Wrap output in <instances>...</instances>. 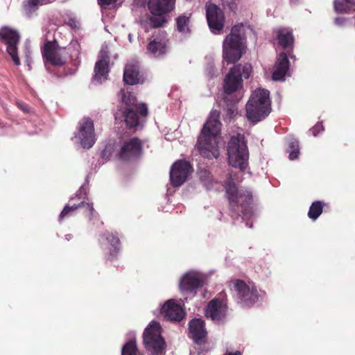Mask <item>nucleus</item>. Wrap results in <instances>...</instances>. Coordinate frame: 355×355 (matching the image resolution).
I'll return each mask as SVG.
<instances>
[{
    "instance_id": "nucleus-1",
    "label": "nucleus",
    "mask_w": 355,
    "mask_h": 355,
    "mask_svg": "<svg viewBox=\"0 0 355 355\" xmlns=\"http://www.w3.org/2000/svg\"><path fill=\"white\" fill-rule=\"evenodd\" d=\"M225 188L230 216L234 219L239 217L243 220L251 218L253 216L252 193L248 190H239L230 174L225 182Z\"/></svg>"
},
{
    "instance_id": "nucleus-2",
    "label": "nucleus",
    "mask_w": 355,
    "mask_h": 355,
    "mask_svg": "<svg viewBox=\"0 0 355 355\" xmlns=\"http://www.w3.org/2000/svg\"><path fill=\"white\" fill-rule=\"evenodd\" d=\"M219 119L220 112L211 110L198 138L196 148L200 154L207 159L217 158L220 154L216 139L220 130Z\"/></svg>"
},
{
    "instance_id": "nucleus-3",
    "label": "nucleus",
    "mask_w": 355,
    "mask_h": 355,
    "mask_svg": "<svg viewBox=\"0 0 355 355\" xmlns=\"http://www.w3.org/2000/svg\"><path fill=\"white\" fill-rule=\"evenodd\" d=\"M246 51V35L243 24L234 25L223 43V58L227 64L238 62Z\"/></svg>"
},
{
    "instance_id": "nucleus-4",
    "label": "nucleus",
    "mask_w": 355,
    "mask_h": 355,
    "mask_svg": "<svg viewBox=\"0 0 355 355\" xmlns=\"http://www.w3.org/2000/svg\"><path fill=\"white\" fill-rule=\"evenodd\" d=\"M228 161L231 166L244 171L249 157L248 147L243 136L238 134L232 136L227 145Z\"/></svg>"
},
{
    "instance_id": "nucleus-5",
    "label": "nucleus",
    "mask_w": 355,
    "mask_h": 355,
    "mask_svg": "<svg viewBox=\"0 0 355 355\" xmlns=\"http://www.w3.org/2000/svg\"><path fill=\"white\" fill-rule=\"evenodd\" d=\"M143 343L145 349L151 355H164L166 342L161 335L159 322L152 321L143 333Z\"/></svg>"
},
{
    "instance_id": "nucleus-6",
    "label": "nucleus",
    "mask_w": 355,
    "mask_h": 355,
    "mask_svg": "<svg viewBox=\"0 0 355 355\" xmlns=\"http://www.w3.org/2000/svg\"><path fill=\"white\" fill-rule=\"evenodd\" d=\"M146 45V53L153 58H163L168 51V38L164 31H155L148 39Z\"/></svg>"
},
{
    "instance_id": "nucleus-7",
    "label": "nucleus",
    "mask_w": 355,
    "mask_h": 355,
    "mask_svg": "<svg viewBox=\"0 0 355 355\" xmlns=\"http://www.w3.org/2000/svg\"><path fill=\"white\" fill-rule=\"evenodd\" d=\"M143 152V142L138 137H134L122 141L117 153L119 159L131 162L140 157Z\"/></svg>"
},
{
    "instance_id": "nucleus-8",
    "label": "nucleus",
    "mask_w": 355,
    "mask_h": 355,
    "mask_svg": "<svg viewBox=\"0 0 355 355\" xmlns=\"http://www.w3.org/2000/svg\"><path fill=\"white\" fill-rule=\"evenodd\" d=\"M225 295L223 292H220L209 302L205 309L206 318L217 324L223 322L227 316V305Z\"/></svg>"
},
{
    "instance_id": "nucleus-9",
    "label": "nucleus",
    "mask_w": 355,
    "mask_h": 355,
    "mask_svg": "<svg viewBox=\"0 0 355 355\" xmlns=\"http://www.w3.org/2000/svg\"><path fill=\"white\" fill-rule=\"evenodd\" d=\"M19 39L20 37L17 31L6 26L0 29V42L6 45V51L16 66L21 64L17 54Z\"/></svg>"
},
{
    "instance_id": "nucleus-10",
    "label": "nucleus",
    "mask_w": 355,
    "mask_h": 355,
    "mask_svg": "<svg viewBox=\"0 0 355 355\" xmlns=\"http://www.w3.org/2000/svg\"><path fill=\"white\" fill-rule=\"evenodd\" d=\"M62 49L56 40L46 41L41 50L44 62L56 67L64 65L66 60L61 55Z\"/></svg>"
},
{
    "instance_id": "nucleus-11",
    "label": "nucleus",
    "mask_w": 355,
    "mask_h": 355,
    "mask_svg": "<svg viewBox=\"0 0 355 355\" xmlns=\"http://www.w3.org/2000/svg\"><path fill=\"white\" fill-rule=\"evenodd\" d=\"M148 114V107L144 103L132 107H125L122 112L125 125L129 128H136L139 125V120L141 121Z\"/></svg>"
},
{
    "instance_id": "nucleus-12",
    "label": "nucleus",
    "mask_w": 355,
    "mask_h": 355,
    "mask_svg": "<svg viewBox=\"0 0 355 355\" xmlns=\"http://www.w3.org/2000/svg\"><path fill=\"white\" fill-rule=\"evenodd\" d=\"M233 290L236 292L240 302L245 306H252L259 300L257 290L255 288L250 289L242 280L236 279L233 282Z\"/></svg>"
},
{
    "instance_id": "nucleus-13",
    "label": "nucleus",
    "mask_w": 355,
    "mask_h": 355,
    "mask_svg": "<svg viewBox=\"0 0 355 355\" xmlns=\"http://www.w3.org/2000/svg\"><path fill=\"white\" fill-rule=\"evenodd\" d=\"M192 171L190 163L185 160H178L171 166L170 178L173 187L181 186Z\"/></svg>"
},
{
    "instance_id": "nucleus-14",
    "label": "nucleus",
    "mask_w": 355,
    "mask_h": 355,
    "mask_svg": "<svg viewBox=\"0 0 355 355\" xmlns=\"http://www.w3.org/2000/svg\"><path fill=\"white\" fill-rule=\"evenodd\" d=\"M144 73L138 61L130 60L124 67L123 80L125 85H135L145 82Z\"/></svg>"
},
{
    "instance_id": "nucleus-15",
    "label": "nucleus",
    "mask_w": 355,
    "mask_h": 355,
    "mask_svg": "<svg viewBox=\"0 0 355 355\" xmlns=\"http://www.w3.org/2000/svg\"><path fill=\"white\" fill-rule=\"evenodd\" d=\"M78 137L84 148H92L96 141L93 121L89 117L83 118L78 123Z\"/></svg>"
},
{
    "instance_id": "nucleus-16",
    "label": "nucleus",
    "mask_w": 355,
    "mask_h": 355,
    "mask_svg": "<svg viewBox=\"0 0 355 355\" xmlns=\"http://www.w3.org/2000/svg\"><path fill=\"white\" fill-rule=\"evenodd\" d=\"M206 17L209 27L213 33H216L223 29L225 16L218 6L214 3L207 5Z\"/></svg>"
},
{
    "instance_id": "nucleus-17",
    "label": "nucleus",
    "mask_w": 355,
    "mask_h": 355,
    "mask_svg": "<svg viewBox=\"0 0 355 355\" xmlns=\"http://www.w3.org/2000/svg\"><path fill=\"white\" fill-rule=\"evenodd\" d=\"M241 64L234 65L226 75L224 80V91L226 94L236 92L241 87Z\"/></svg>"
},
{
    "instance_id": "nucleus-18",
    "label": "nucleus",
    "mask_w": 355,
    "mask_h": 355,
    "mask_svg": "<svg viewBox=\"0 0 355 355\" xmlns=\"http://www.w3.org/2000/svg\"><path fill=\"white\" fill-rule=\"evenodd\" d=\"M189 336L198 345L206 342L207 332L205 329V322L200 318H194L189 324Z\"/></svg>"
},
{
    "instance_id": "nucleus-19",
    "label": "nucleus",
    "mask_w": 355,
    "mask_h": 355,
    "mask_svg": "<svg viewBox=\"0 0 355 355\" xmlns=\"http://www.w3.org/2000/svg\"><path fill=\"white\" fill-rule=\"evenodd\" d=\"M161 313L165 318L171 321L180 322L185 315V312L182 307L173 300H169L164 304Z\"/></svg>"
},
{
    "instance_id": "nucleus-20",
    "label": "nucleus",
    "mask_w": 355,
    "mask_h": 355,
    "mask_svg": "<svg viewBox=\"0 0 355 355\" xmlns=\"http://www.w3.org/2000/svg\"><path fill=\"white\" fill-rule=\"evenodd\" d=\"M176 0H148V8L153 15H165L175 8Z\"/></svg>"
},
{
    "instance_id": "nucleus-21",
    "label": "nucleus",
    "mask_w": 355,
    "mask_h": 355,
    "mask_svg": "<svg viewBox=\"0 0 355 355\" xmlns=\"http://www.w3.org/2000/svg\"><path fill=\"white\" fill-rule=\"evenodd\" d=\"M289 66L290 62L286 53H280L277 58V60L273 68L272 75V79L274 80H284L285 76L288 71Z\"/></svg>"
},
{
    "instance_id": "nucleus-22",
    "label": "nucleus",
    "mask_w": 355,
    "mask_h": 355,
    "mask_svg": "<svg viewBox=\"0 0 355 355\" xmlns=\"http://www.w3.org/2000/svg\"><path fill=\"white\" fill-rule=\"evenodd\" d=\"M276 38L278 44L284 49L293 51L294 47L295 37L293 34V29L288 27H280L276 31Z\"/></svg>"
},
{
    "instance_id": "nucleus-23",
    "label": "nucleus",
    "mask_w": 355,
    "mask_h": 355,
    "mask_svg": "<svg viewBox=\"0 0 355 355\" xmlns=\"http://www.w3.org/2000/svg\"><path fill=\"white\" fill-rule=\"evenodd\" d=\"M204 285L203 278L193 272L186 273L181 279L180 288L182 292H193Z\"/></svg>"
},
{
    "instance_id": "nucleus-24",
    "label": "nucleus",
    "mask_w": 355,
    "mask_h": 355,
    "mask_svg": "<svg viewBox=\"0 0 355 355\" xmlns=\"http://www.w3.org/2000/svg\"><path fill=\"white\" fill-rule=\"evenodd\" d=\"M248 103H250V110L252 112V107H254L256 105H266L268 108H271L270 92L265 89H257L252 92Z\"/></svg>"
},
{
    "instance_id": "nucleus-25",
    "label": "nucleus",
    "mask_w": 355,
    "mask_h": 355,
    "mask_svg": "<svg viewBox=\"0 0 355 355\" xmlns=\"http://www.w3.org/2000/svg\"><path fill=\"white\" fill-rule=\"evenodd\" d=\"M252 112L250 110V103L246 104V116L248 119L252 123H257L265 119L271 111V108L265 106L256 105L252 107Z\"/></svg>"
},
{
    "instance_id": "nucleus-26",
    "label": "nucleus",
    "mask_w": 355,
    "mask_h": 355,
    "mask_svg": "<svg viewBox=\"0 0 355 355\" xmlns=\"http://www.w3.org/2000/svg\"><path fill=\"white\" fill-rule=\"evenodd\" d=\"M103 236L111 245L107 259L112 261L120 251V240L116 234L112 232H105Z\"/></svg>"
},
{
    "instance_id": "nucleus-27",
    "label": "nucleus",
    "mask_w": 355,
    "mask_h": 355,
    "mask_svg": "<svg viewBox=\"0 0 355 355\" xmlns=\"http://www.w3.org/2000/svg\"><path fill=\"white\" fill-rule=\"evenodd\" d=\"M108 64L109 63L104 61H97L94 67V79L98 82H101V78L106 80L108 76Z\"/></svg>"
},
{
    "instance_id": "nucleus-28",
    "label": "nucleus",
    "mask_w": 355,
    "mask_h": 355,
    "mask_svg": "<svg viewBox=\"0 0 355 355\" xmlns=\"http://www.w3.org/2000/svg\"><path fill=\"white\" fill-rule=\"evenodd\" d=\"M49 0H28L23 4V10L25 14L31 17L38 9L39 6L49 3Z\"/></svg>"
},
{
    "instance_id": "nucleus-29",
    "label": "nucleus",
    "mask_w": 355,
    "mask_h": 355,
    "mask_svg": "<svg viewBox=\"0 0 355 355\" xmlns=\"http://www.w3.org/2000/svg\"><path fill=\"white\" fill-rule=\"evenodd\" d=\"M325 203L320 200L313 201L308 211V216L312 220H317L323 211L324 206Z\"/></svg>"
},
{
    "instance_id": "nucleus-30",
    "label": "nucleus",
    "mask_w": 355,
    "mask_h": 355,
    "mask_svg": "<svg viewBox=\"0 0 355 355\" xmlns=\"http://www.w3.org/2000/svg\"><path fill=\"white\" fill-rule=\"evenodd\" d=\"M190 16L182 15L176 19L177 30L182 33H190L189 28Z\"/></svg>"
},
{
    "instance_id": "nucleus-31",
    "label": "nucleus",
    "mask_w": 355,
    "mask_h": 355,
    "mask_svg": "<svg viewBox=\"0 0 355 355\" xmlns=\"http://www.w3.org/2000/svg\"><path fill=\"white\" fill-rule=\"evenodd\" d=\"M121 355H144L137 347L136 340H130L125 343L121 349Z\"/></svg>"
},
{
    "instance_id": "nucleus-32",
    "label": "nucleus",
    "mask_w": 355,
    "mask_h": 355,
    "mask_svg": "<svg viewBox=\"0 0 355 355\" xmlns=\"http://www.w3.org/2000/svg\"><path fill=\"white\" fill-rule=\"evenodd\" d=\"M77 205H80V208L84 209L83 214L89 218V220L98 219V214L94 209L92 203L81 202L80 203L77 204Z\"/></svg>"
},
{
    "instance_id": "nucleus-33",
    "label": "nucleus",
    "mask_w": 355,
    "mask_h": 355,
    "mask_svg": "<svg viewBox=\"0 0 355 355\" xmlns=\"http://www.w3.org/2000/svg\"><path fill=\"white\" fill-rule=\"evenodd\" d=\"M147 24L151 28H157L163 26L166 22L164 15H151L147 16Z\"/></svg>"
},
{
    "instance_id": "nucleus-34",
    "label": "nucleus",
    "mask_w": 355,
    "mask_h": 355,
    "mask_svg": "<svg viewBox=\"0 0 355 355\" xmlns=\"http://www.w3.org/2000/svg\"><path fill=\"white\" fill-rule=\"evenodd\" d=\"M288 152L289 153V159L294 160L299 156V141L295 139H291L288 142Z\"/></svg>"
},
{
    "instance_id": "nucleus-35",
    "label": "nucleus",
    "mask_w": 355,
    "mask_h": 355,
    "mask_svg": "<svg viewBox=\"0 0 355 355\" xmlns=\"http://www.w3.org/2000/svg\"><path fill=\"white\" fill-rule=\"evenodd\" d=\"M78 209H80V205H77V204H74L71 206L67 205L59 215V221L61 222L66 218L73 215V214Z\"/></svg>"
},
{
    "instance_id": "nucleus-36",
    "label": "nucleus",
    "mask_w": 355,
    "mask_h": 355,
    "mask_svg": "<svg viewBox=\"0 0 355 355\" xmlns=\"http://www.w3.org/2000/svg\"><path fill=\"white\" fill-rule=\"evenodd\" d=\"M121 92L122 93V101L125 104V107L139 105V104L136 103V98L135 96L130 93L127 95L123 89H121Z\"/></svg>"
},
{
    "instance_id": "nucleus-37",
    "label": "nucleus",
    "mask_w": 355,
    "mask_h": 355,
    "mask_svg": "<svg viewBox=\"0 0 355 355\" xmlns=\"http://www.w3.org/2000/svg\"><path fill=\"white\" fill-rule=\"evenodd\" d=\"M200 179L205 184H211L213 182L212 175L208 170L202 169L199 171Z\"/></svg>"
},
{
    "instance_id": "nucleus-38",
    "label": "nucleus",
    "mask_w": 355,
    "mask_h": 355,
    "mask_svg": "<svg viewBox=\"0 0 355 355\" xmlns=\"http://www.w3.org/2000/svg\"><path fill=\"white\" fill-rule=\"evenodd\" d=\"M113 152V146L112 144L106 145L103 150L101 152V157L107 161L111 157Z\"/></svg>"
},
{
    "instance_id": "nucleus-39",
    "label": "nucleus",
    "mask_w": 355,
    "mask_h": 355,
    "mask_svg": "<svg viewBox=\"0 0 355 355\" xmlns=\"http://www.w3.org/2000/svg\"><path fill=\"white\" fill-rule=\"evenodd\" d=\"M323 130L324 127L322 123L321 122H318L313 128H311L309 130V131L314 137L317 136L320 132H322Z\"/></svg>"
},
{
    "instance_id": "nucleus-40",
    "label": "nucleus",
    "mask_w": 355,
    "mask_h": 355,
    "mask_svg": "<svg viewBox=\"0 0 355 355\" xmlns=\"http://www.w3.org/2000/svg\"><path fill=\"white\" fill-rule=\"evenodd\" d=\"M252 71V67L249 64H241V77L248 78Z\"/></svg>"
},
{
    "instance_id": "nucleus-41",
    "label": "nucleus",
    "mask_w": 355,
    "mask_h": 355,
    "mask_svg": "<svg viewBox=\"0 0 355 355\" xmlns=\"http://www.w3.org/2000/svg\"><path fill=\"white\" fill-rule=\"evenodd\" d=\"M99 57L100 59L98 61H104L105 62L109 63L110 57L107 51H101Z\"/></svg>"
},
{
    "instance_id": "nucleus-42",
    "label": "nucleus",
    "mask_w": 355,
    "mask_h": 355,
    "mask_svg": "<svg viewBox=\"0 0 355 355\" xmlns=\"http://www.w3.org/2000/svg\"><path fill=\"white\" fill-rule=\"evenodd\" d=\"M117 0H98V3L101 6H108L116 2Z\"/></svg>"
},
{
    "instance_id": "nucleus-43",
    "label": "nucleus",
    "mask_w": 355,
    "mask_h": 355,
    "mask_svg": "<svg viewBox=\"0 0 355 355\" xmlns=\"http://www.w3.org/2000/svg\"><path fill=\"white\" fill-rule=\"evenodd\" d=\"M227 355H241V352H239V351H236V352L234 353H232V352H230L227 354Z\"/></svg>"
},
{
    "instance_id": "nucleus-44",
    "label": "nucleus",
    "mask_w": 355,
    "mask_h": 355,
    "mask_svg": "<svg viewBox=\"0 0 355 355\" xmlns=\"http://www.w3.org/2000/svg\"><path fill=\"white\" fill-rule=\"evenodd\" d=\"M343 21V19H340V18H336V23H337V24H341V22H342Z\"/></svg>"
},
{
    "instance_id": "nucleus-45",
    "label": "nucleus",
    "mask_w": 355,
    "mask_h": 355,
    "mask_svg": "<svg viewBox=\"0 0 355 355\" xmlns=\"http://www.w3.org/2000/svg\"><path fill=\"white\" fill-rule=\"evenodd\" d=\"M246 225L250 228L252 227V223L250 224L248 222H246Z\"/></svg>"
},
{
    "instance_id": "nucleus-46",
    "label": "nucleus",
    "mask_w": 355,
    "mask_h": 355,
    "mask_svg": "<svg viewBox=\"0 0 355 355\" xmlns=\"http://www.w3.org/2000/svg\"><path fill=\"white\" fill-rule=\"evenodd\" d=\"M233 112H233L231 109H229V110H228V113H229L230 114H233Z\"/></svg>"
},
{
    "instance_id": "nucleus-47",
    "label": "nucleus",
    "mask_w": 355,
    "mask_h": 355,
    "mask_svg": "<svg viewBox=\"0 0 355 355\" xmlns=\"http://www.w3.org/2000/svg\"><path fill=\"white\" fill-rule=\"evenodd\" d=\"M291 1L296 2L297 0H291Z\"/></svg>"
},
{
    "instance_id": "nucleus-48",
    "label": "nucleus",
    "mask_w": 355,
    "mask_h": 355,
    "mask_svg": "<svg viewBox=\"0 0 355 355\" xmlns=\"http://www.w3.org/2000/svg\"><path fill=\"white\" fill-rule=\"evenodd\" d=\"M347 2H351V0H346Z\"/></svg>"
}]
</instances>
